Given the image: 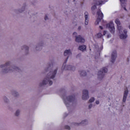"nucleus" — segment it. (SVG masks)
Masks as SVG:
<instances>
[{
    "mask_svg": "<svg viewBox=\"0 0 130 130\" xmlns=\"http://www.w3.org/2000/svg\"><path fill=\"white\" fill-rule=\"evenodd\" d=\"M12 61H7L4 64L0 65V74L1 75H6V74H10L15 71H19V69L16 66H11Z\"/></svg>",
    "mask_w": 130,
    "mask_h": 130,
    "instance_id": "f257e3e1",
    "label": "nucleus"
},
{
    "mask_svg": "<svg viewBox=\"0 0 130 130\" xmlns=\"http://www.w3.org/2000/svg\"><path fill=\"white\" fill-rule=\"evenodd\" d=\"M56 73H57V68L52 69L48 73L47 76L43 79L42 82H40L39 86L40 87H43V86H45L46 85L51 86V85H52L53 83L52 80H52L54 77H55Z\"/></svg>",
    "mask_w": 130,
    "mask_h": 130,
    "instance_id": "f03ea898",
    "label": "nucleus"
},
{
    "mask_svg": "<svg viewBox=\"0 0 130 130\" xmlns=\"http://www.w3.org/2000/svg\"><path fill=\"white\" fill-rule=\"evenodd\" d=\"M64 100V103L67 107H71V106H74L77 104V101L76 100V97L75 95H70L68 96H64L63 97Z\"/></svg>",
    "mask_w": 130,
    "mask_h": 130,
    "instance_id": "7ed1b4c3",
    "label": "nucleus"
},
{
    "mask_svg": "<svg viewBox=\"0 0 130 130\" xmlns=\"http://www.w3.org/2000/svg\"><path fill=\"white\" fill-rule=\"evenodd\" d=\"M108 72L107 68L104 67L98 73V79L99 81H101L104 78V74Z\"/></svg>",
    "mask_w": 130,
    "mask_h": 130,
    "instance_id": "20e7f679",
    "label": "nucleus"
},
{
    "mask_svg": "<svg viewBox=\"0 0 130 130\" xmlns=\"http://www.w3.org/2000/svg\"><path fill=\"white\" fill-rule=\"evenodd\" d=\"M93 3L94 5L91 7V9L92 14L95 15L96 13V10H97V7L96 6H100V5H102V4H103V2L102 1L94 0Z\"/></svg>",
    "mask_w": 130,
    "mask_h": 130,
    "instance_id": "39448f33",
    "label": "nucleus"
},
{
    "mask_svg": "<svg viewBox=\"0 0 130 130\" xmlns=\"http://www.w3.org/2000/svg\"><path fill=\"white\" fill-rule=\"evenodd\" d=\"M73 37H75V41L78 43H84L85 42V39L80 35L78 36L77 32H73Z\"/></svg>",
    "mask_w": 130,
    "mask_h": 130,
    "instance_id": "423d86ee",
    "label": "nucleus"
},
{
    "mask_svg": "<svg viewBox=\"0 0 130 130\" xmlns=\"http://www.w3.org/2000/svg\"><path fill=\"white\" fill-rule=\"evenodd\" d=\"M107 28H108L110 32H111L112 34H114L115 32V27H114L113 22L111 21L109 23L107 24Z\"/></svg>",
    "mask_w": 130,
    "mask_h": 130,
    "instance_id": "0eeeda50",
    "label": "nucleus"
},
{
    "mask_svg": "<svg viewBox=\"0 0 130 130\" xmlns=\"http://www.w3.org/2000/svg\"><path fill=\"white\" fill-rule=\"evenodd\" d=\"M97 15H98V18L96 21L95 22V25H99V22L103 19V13H102V12L101 10H99L97 12Z\"/></svg>",
    "mask_w": 130,
    "mask_h": 130,
    "instance_id": "6e6552de",
    "label": "nucleus"
},
{
    "mask_svg": "<svg viewBox=\"0 0 130 130\" xmlns=\"http://www.w3.org/2000/svg\"><path fill=\"white\" fill-rule=\"evenodd\" d=\"M82 100H88L89 99V91L87 89H84L82 91Z\"/></svg>",
    "mask_w": 130,
    "mask_h": 130,
    "instance_id": "1a4fd4ad",
    "label": "nucleus"
},
{
    "mask_svg": "<svg viewBox=\"0 0 130 130\" xmlns=\"http://www.w3.org/2000/svg\"><path fill=\"white\" fill-rule=\"evenodd\" d=\"M73 53L72 52V50L71 49H67L65 50L63 53L64 56H67V58L66 59V61H68V59H69V57L70 56H72Z\"/></svg>",
    "mask_w": 130,
    "mask_h": 130,
    "instance_id": "9d476101",
    "label": "nucleus"
},
{
    "mask_svg": "<svg viewBox=\"0 0 130 130\" xmlns=\"http://www.w3.org/2000/svg\"><path fill=\"white\" fill-rule=\"evenodd\" d=\"M42 46H44V42H40V43H38L36 46V50L37 51H40V50H42Z\"/></svg>",
    "mask_w": 130,
    "mask_h": 130,
    "instance_id": "9b49d317",
    "label": "nucleus"
},
{
    "mask_svg": "<svg viewBox=\"0 0 130 130\" xmlns=\"http://www.w3.org/2000/svg\"><path fill=\"white\" fill-rule=\"evenodd\" d=\"M21 50H24V53L25 55H28L29 54V46L24 45L21 47Z\"/></svg>",
    "mask_w": 130,
    "mask_h": 130,
    "instance_id": "f8f14e48",
    "label": "nucleus"
},
{
    "mask_svg": "<svg viewBox=\"0 0 130 130\" xmlns=\"http://www.w3.org/2000/svg\"><path fill=\"white\" fill-rule=\"evenodd\" d=\"M123 33L124 34H121L120 35V39L124 40V39H126V38H127V30L126 29H124Z\"/></svg>",
    "mask_w": 130,
    "mask_h": 130,
    "instance_id": "ddd939ff",
    "label": "nucleus"
},
{
    "mask_svg": "<svg viewBox=\"0 0 130 130\" xmlns=\"http://www.w3.org/2000/svg\"><path fill=\"white\" fill-rule=\"evenodd\" d=\"M116 57H117V54L116 53V51L115 50L112 52L111 55V61L112 62V63L115 61Z\"/></svg>",
    "mask_w": 130,
    "mask_h": 130,
    "instance_id": "4468645a",
    "label": "nucleus"
},
{
    "mask_svg": "<svg viewBox=\"0 0 130 130\" xmlns=\"http://www.w3.org/2000/svg\"><path fill=\"white\" fill-rule=\"evenodd\" d=\"M88 124V120H82L81 122L79 123H75L74 125L76 126H79V125H87Z\"/></svg>",
    "mask_w": 130,
    "mask_h": 130,
    "instance_id": "2eb2a0df",
    "label": "nucleus"
},
{
    "mask_svg": "<svg viewBox=\"0 0 130 130\" xmlns=\"http://www.w3.org/2000/svg\"><path fill=\"white\" fill-rule=\"evenodd\" d=\"M84 17H85V24L88 25L89 23V13L88 12H85L84 13Z\"/></svg>",
    "mask_w": 130,
    "mask_h": 130,
    "instance_id": "dca6fc26",
    "label": "nucleus"
},
{
    "mask_svg": "<svg viewBox=\"0 0 130 130\" xmlns=\"http://www.w3.org/2000/svg\"><path fill=\"white\" fill-rule=\"evenodd\" d=\"M66 63H67V60H65V62L61 67L62 71H69V65H67Z\"/></svg>",
    "mask_w": 130,
    "mask_h": 130,
    "instance_id": "f3484780",
    "label": "nucleus"
},
{
    "mask_svg": "<svg viewBox=\"0 0 130 130\" xmlns=\"http://www.w3.org/2000/svg\"><path fill=\"white\" fill-rule=\"evenodd\" d=\"M128 94V90L126 89L124 92L123 97V102H125L126 101V98H127V94Z\"/></svg>",
    "mask_w": 130,
    "mask_h": 130,
    "instance_id": "a211bd4d",
    "label": "nucleus"
},
{
    "mask_svg": "<svg viewBox=\"0 0 130 130\" xmlns=\"http://www.w3.org/2000/svg\"><path fill=\"white\" fill-rule=\"evenodd\" d=\"M121 3V6L122 8L124 10V11H127L126 8H125V3H126V0H120Z\"/></svg>",
    "mask_w": 130,
    "mask_h": 130,
    "instance_id": "6ab92c4d",
    "label": "nucleus"
},
{
    "mask_svg": "<svg viewBox=\"0 0 130 130\" xmlns=\"http://www.w3.org/2000/svg\"><path fill=\"white\" fill-rule=\"evenodd\" d=\"M87 48V47L85 45H82L81 46H79L78 49L79 50H81V51H86V49Z\"/></svg>",
    "mask_w": 130,
    "mask_h": 130,
    "instance_id": "aec40b11",
    "label": "nucleus"
},
{
    "mask_svg": "<svg viewBox=\"0 0 130 130\" xmlns=\"http://www.w3.org/2000/svg\"><path fill=\"white\" fill-rule=\"evenodd\" d=\"M25 11V7H23L21 9L15 10L14 12L16 14H19V13H23Z\"/></svg>",
    "mask_w": 130,
    "mask_h": 130,
    "instance_id": "412c9836",
    "label": "nucleus"
},
{
    "mask_svg": "<svg viewBox=\"0 0 130 130\" xmlns=\"http://www.w3.org/2000/svg\"><path fill=\"white\" fill-rule=\"evenodd\" d=\"M3 101L6 104H9L10 103V100L6 96H3Z\"/></svg>",
    "mask_w": 130,
    "mask_h": 130,
    "instance_id": "4be33fe9",
    "label": "nucleus"
},
{
    "mask_svg": "<svg viewBox=\"0 0 130 130\" xmlns=\"http://www.w3.org/2000/svg\"><path fill=\"white\" fill-rule=\"evenodd\" d=\"M12 95H13V96H14V97H19V96H20L19 92H18L16 91H12Z\"/></svg>",
    "mask_w": 130,
    "mask_h": 130,
    "instance_id": "5701e85b",
    "label": "nucleus"
},
{
    "mask_svg": "<svg viewBox=\"0 0 130 130\" xmlns=\"http://www.w3.org/2000/svg\"><path fill=\"white\" fill-rule=\"evenodd\" d=\"M68 71H75L76 67L72 65H68Z\"/></svg>",
    "mask_w": 130,
    "mask_h": 130,
    "instance_id": "b1692460",
    "label": "nucleus"
},
{
    "mask_svg": "<svg viewBox=\"0 0 130 130\" xmlns=\"http://www.w3.org/2000/svg\"><path fill=\"white\" fill-rule=\"evenodd\" d=\"M80 75L82 76V77H85L87 75V73L85 71L81 70L79 72Z\"/></svg>",
    "mask_w": 130,
    "mask_h": 130,
    "instance_id": "393cba45",
    "label": "nucleus"
},
{
    "mask_svg": "<svg viewBox=\"0 0 130 130\" xmlns=\"http://www.w3.org/2000/svg\"><path fill=\"white\" fill-rule=\"evenodd\" d=\"M20 113H21V110L18 109L15 111L14 115L15 116H20Z\"/></svg>",
    "mask_w": 130,
    "mask_h": 130,
    "instance_id": "a878e982",
    "label": "nucleus"
},
{
    "mask_svg": "<svg viewBox=\"0 0 130 130\" xmlns=\"http://www.w3.org/2000/svg\"><path fill=\"white\" fill-rule=\"evenodd\" d=\"M118 30H119V33L122 32V26L120 24L117 25Z\"/></svg>",
    "mask_w": 130,
    "mask_h": 130,
    "instance_id": "bb28decb",
    "label": "nucleus"
},
{
    "mask_svg": "<svg viewBox=\"0 0 130 130\" xmlns=\"http://www.w3.org/2000/svg\"><path fill=\"white\" fill-rule=\"evenodd\" d=\"M115 23H116V24H117V26H119V25H120V21H119V19H116L115 20Z\"/></svg>",
    "mask_w": 130,
    "mask_h": 130,
    "instance_id": "cd10ccee",
    "label": "nucleus"
},
{
    "mask_svg": "<svg viewBox=\"0 0 130 130\" xmlns=\"http://www.w3.org/2000/svg\"><path fill=\"white\" fill-rule=\"evenodd\" d=\"M102 36H103V35H102V34H101V32H99L97 34L98 38H102Z\"/></svg>",
    "mask_w": 130,
    "mask_h": 130,
    "instance_id": "c85d7f7f",
    "label": "nucleus"
},
{
    "mask_svg": "<svg viewBox=\"0 0 130 130\" xmlns=\"http://www.w3.org/2000/svg\"><path fill=\"white\" fill-rule=\"evenodd\" d=\"M94 101H95V98H91L89 100V102H90V103H92V102H94Z\"/></svg>",
    "mask_w": 130,
    "mask_h": 130,
    "instance_id": "c756f323",
    "label": "nucleus"
},
{
    "mask_svg": "<svg viewBox=\"0 0 130 130\" xmlns=\"http://www.w3.org/2000/svg\"><path fill=\"white\" fill-rule=\"evenodd\" d=\"M94 50H95V51H99V46H98V45H94Z\"/></svg>",
    "mask_w": 130,
    "mask_h": 130,
    "instance_id": "7c9ffc66",
    "label": "nucleus"
},
{
    "mask_svg": "<svg viewBox=\"0 0 130 130\" xmlns=\"http://www.w3.org/2000/svg\"><path fill=\"white\" fill-rule=\"evenodd\" d=\"M64 128H65V129L70 130V129H71V127L70 126H69V125H66L64 126Z\"/></svg>",
    "mask_w": 130,
    "mask_h": 130,
    "instance_id": "2f4dec72",
    "label": "nucleus"
},
{
    "mask_svg": "<svg viewBox=\"0 0 130 130\" xmlns=\"http://www.w3.org/2000/svg\"><path fill=\"white\" fill-rule=\"evenodd\" d=\"M92 107H93V104H89L88 106L89 109H91V108H92Z\"/></svg>",
    "mask_w": 130,
    "mask_h": 130,
    "instance_id": "473e14b6",
    "label": "nucleus"
},
{
    "mask_svg": "<svg viewBox=\"0 0 130 130\" xmlns=\"http://www.w3.org/2000/svg\"><path fill=\"white\" fill-rule=\"evenodd\" d=\"M44 19L45 20V21H47V20H48V16H47V15H45L44 17Z\"/></svg>",
    "mask_w": 130,
    "mask_h": 130,
    "instance_id": "72a5a7b5",
    "label": "nucleus"
},
{
    "mask_svg": "<svg viewBox=\"0 0 130 130\" xmlns=\"http://www.w3.org/2000/svg\"><path fill=\"white\" fill-rule=\"evenodd\" d=\"M95 103L97 105H98L99 104V103H100V102H99V101H96Z\"/></svg>",
    "mask_w": 130,
    "mask_h": 130,
    "instance_id": "f704fd0d",
    "label": "nucleus"
},
{
    "mask_svg": "<svg viewBox=\"0 0 130 130\" xmlns=\"http://www.w3.org/2000/svg\"><path fill=\"white\" fill-rule=\"evenodd\" d=\"M106 33H107V31L104 30V32H103V35H104V36H105V35H106Z\"/></svg>",
    "mask_w": 130,
    "mask_h": 130,
    "instance_id": "c9c22d12",
    "label": "nucleus"
},
{
    "mask_svg": "<svg viewBox=\"0 0 130 130\" xmlns=\"http://www.w3.org/2000/svg\"><path fill=\"white\" fill-rule=\"evenodd\" d=\"M110 37H111V35L110 34L107 35V38H110Z\"/></svg>",
    "mask_w": 130,
    "mask_h": 130,
    "instance_id": "e433bc0d",
    "label": "nucleus"
},
{
    "mask_svg": "<svg viewBox=\"0 0 130 130\" xmlns=\"http://www.w3.org/2000/svg\"><path fill=\"white\" fill-rule=\"evenodd\" d=\"M81 29H82V26H78V29L80 30H81Z\"/></svg>",
    "mask_w": 130,
    "mask_h": 130,
    "instance_id": "4c0bfd02",
    "label": "nucleus"
},
{
    "mask_svg": "<svg viewBox=\"0 0 130 130\" xmlns=\"http://www.w3.org/2000/svg\"><path fill=\"white\" fill-rule=\"evenodd\" d=\"M100 29H101V30L103 29V27H102V26H100Z\"/></svg>",
    "mask_w": 130,
    "mask_h": 130,
    "instance_id": "58836bf2",
    "label": "nucleus"
},
{
    "mask_svg": "<svg viewBox=\"0 0 130 130\" xmlns=\"http://www.w3.org/2000/svg\"><path fill=\"white\" fill-rule=\"evenodd\" d=\"M73 2H76V0H73Z\"/></svg>",
    "mask_w": 130,
    "mask_h": 130,
    "instance_id": "ea45409f",
    "label": "nucleus"
}]
</instances>
